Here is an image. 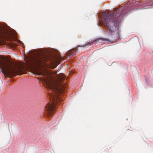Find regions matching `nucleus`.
Listing matches in <instances>:
<instances>
[{
	"label": "nucleus",
	"instance_id": "5",
	"mask_svg": "<svg viewBox=\"0 0 153 153\" xmlns=\"http://www.w3.org/2000/svg\"><path fill=\"white\" fill-rule=\"evenodd\" d=\"M11 36V32L5 26L0 25V44L2 41L9 40Z\"/></svg>",
	"mask_w": 153,
	"mask_h": 153
},
{
	"label": "nucleus",
	"instance_id": "3",
	"mask_svg": "<svg viewBox=\"0 0 153 153\" xmlns=\"http://www.w3.org/2000/svg\"><path fill=\"white\" fill-rule=\"evenodd\" d=\"M33 56L27 59L26 62V65L27 66L32 69H36L35 67L45 66L44 63L49 60L47 55L43 54L39 51L34 52Z\"/></svg>",
	"mask_w": 153,
	"mask_h": 153
},
{
	"label": "nucleus",
	"instance_id": "9",
	"mask_svg": "<svg viewBox=\"0 0 153 153\" xmlns=\"http://www.w3.org/2000/svg\"><path fill=\"white\" fill-rule=\"evenodd\" d=\"M15 46V44H12V47H14Z\"/></svg>",
	"mask_w": 153,
	"mask_h": 153
},
{
	"label": "nucleus",
	"instance_id": "8",
	"mask_svg": "<svg viewBox=\"0 0 153 153\" xmlns=\"http://www.w3.org/2000/svg\"><path fill=\"white\" fill-rule=\"evenodd\" d=\"M62 61V60L58 59L57 60V62L58 63V64H59Z\"/></svg>",
	"mask_w": 153,
	"mask_h": 153
},
{
	"label": "nucleus",
	"instance_id": "6",
	"mask_svg": "<svg viewBox=\"0 0 153 153\" xmlns=\"http://www.w3.org/2000/svg\"><path fill=\"white\" fill-rule=\"evenodd\" d=\"M100 40H101L102 41H109V40L107 39L100 38H99L97 40H94L93 41H91L88 42H87L85 44V46H90L92 45L93 44V43L95 42H96L95 43H97V42Z\"/></svg>",
	"mask_w": 153,
	"mask_h": 153
},
{
	"label": "nucleus",
	"instance_id": "4",
	"mask_svg": "<svg viewBox=\"0 0 153 153\" xmlns=\"http://www.w3.org/2000/svg\"><path fill=\"white\" fill-rule=\"evenodd\" d=\"M1 67L9 76L23 72V67L20 64L13 62H1Z\"/></svg>",
	"mask_w": 153,
	"mask_h": 153
},
{
	"label": "nucleus",
	"instance_id": "2",
	"mask_svg": "<svg viewBox=\"0 0 153 153\" xmlns=\"http://www.w3.org/2000/svg\"><path fill=\"white\" fill-rule=\"evenodd\" d=\"M126 12L123 7L118 9H114V11H111L107 13L103 19L107 31L109 34H112L115 32H117L119 25L123 19V16Z\"/></svg>",
	"mask_w": 153,
	"mask_h": 153
},
{
	"label": "nucleus",
	"instance_id": "1",
	"mask_svg": "<svg viewBox=\"0 0 153 153\" xmlns=\"http://www.w3.org/2000/svg\"><path fill=\"white\" fill-rule=\"evenodd\" d=\"M39 75H42L43 81L50 91L49 93L50 102L45 107L46 114L51 116L56 108V105L62 104L63 99L61 94L65 91L66 85L62 82L63 76H60L46 69L37 71Z\"/></svg>",
	"mask_w": 153,
	"mask_h": 153
},
{
	"label": "nucleus",
	"instance_id": "7",
	"mask_svg": "<svg viewBox=\"0 0 153 153\" xmlns=\"http://www.w3.org/2000/svg\"><path fill=\"white\" fill-rule=\"evenodd\" d=\"M76 53V51L73 52L72 51H69L66 53V55L67 56H69L70 58H71L73 56L75 55Z\"/></svg>",
	"mask_w": 153,
	"mask_h": 153
}]
</instances>
